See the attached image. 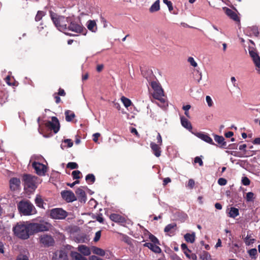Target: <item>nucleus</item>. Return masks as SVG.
<instances>
[{"label": "nucleus", "instance_id": "e2e57ef3", "mask_svg": "<svg viewBox=\"0 0 260 260\" xmlns=\"http://www.w3.org/2000/svg\"><path fill=\"white\" fill-rule=\"evenodd\" d=\"M156 139H157V143H158V144L159 145H162V139H161V137L159 133H158Z\"/></svg>", "mask_w": 260, "mask_h": 260}, {"label": "nucleus", "instance_id": "6ab92c4d", "mask_svg": "<svg viewBox=\"0 0 260 260\" xmlns=\"http://www.w3.org/2000/svg\"><path fill=\"white\" fill-rule=\"evenodd\" d=\"M176 226L175 223L169 224L165 227L164 232L168 235L173 234L176 230Z\"/></svg>", "mask_w": 260, "mask_h": 260}, {"label": "nucleus", "instance_id": "a18cd8bd", "mask_svg": "<svg viewBox=\"0 0 260 260\" xmlns=\"http://www.w3.org/2000/svg\"><path fill=\"white\" fill-rule=\"evenodd\" d=\"M248 253L252 258H255L257 253V250L256 248L251 249L248 251Z\"/></svg>", "mask_w": 260, "mask_h": 260}, {"label": "nucleus", "instance_id": "412c9836", "mask_svg": "<svg viewBox=\"0 0 260 260\" xmlns=\"http://www.w3.org/2000/svg\"><path fill=\"white\" fill-rule=\"evenodd\" d=\"M78 250L80 253L84 255L88 256L90 255L91 251L90 248L85 245H81L78 247Z\"/></svg>", "mask_w": 260, "mask_h": 260}, {"label": "nucleus", "instance_id": "338daca9", "mask_svg": "<svg viewBox=\"0 0 260 260\" xmlns=\"http://www.w3.org/2000/svg\"><path fill=\"white\" fill-rule=\"evenodd\" d=\"M132 133L135 134L137 137H139L140 135L138 134L137 129L135 128H132L131 130Z\"/></svg>", "mask_w": 260, "mask_h": 260}, {"label": "nucleus", "instance_id": "e433bc0d", "mask_svg": "<svg viewBox=\"0 0 260 260\" xmlns=\"http://www.w3.org/2000/svg\"><path fill=\"white\" fill-rule=\"evenodd\" d=\"M35 203L36 205L42 208H44L43 206L44 202L40 196H38L35 199Z\"/></svg>", "mask_w": 260, "mask_h": 260}, {"label": "nucleus", "instance_id": "8fccbe9b", "mask_svg": "<svg viewBox=\"0 0 260 260\" xmlns=\"http://www.w3.org/2000/svg\"><path fill=\"white\" fill-rule=\"evenodd\" d=\"M163 2L167 5L169 10L170 12L173 10L172 4L171 1H169L168 0H163Z\"/></svg>", "mask_w": 260, "mask_h": 260}, {"label": "nucleus", "instance_id": "2eb2a0df", "mask_svg": "<svg viewBox=\"0 0 260 260\" xmlns=\"http://www.w3.org/2000/svg\"><path fill=\"white\" fill-rule=\"evenodd\" d=\"M20 184L19 179L17 178H12L10 180V187L12 190H17Z\"/></svg>", "mask_w": 260, "mask_h": 260}, {"label": "nucleus", "instance_id": "473e14b6", "mask_svg": "<svg viewBox=\"0 0 260 260\" xmlns=\"http://www.w3.org/2000/svg\"><path fill=\"white\" fill-rule=\"evenodd\" d=\"M66 120L67 121H71L75 117V114L70 110H67L65 112Z\"/></svg>", "mask_w": 260, "mask_h": 260}, {"label": "nucleus", "instance_id": "680f3d73", "mask_svg": "<svg viewBox=\"0 0 260 260\" xmlns=\"http://www.w3.org/2000/svg\"><path fill=\"white\" fill-rule=\"evenodd\" d=\"M64 142L65 143H67L68 144V147H72L73 145V142H72V140L71 139H65L64 140Z\"/></svg>", "mask_w": 260, "mask_h": 260}, {"label": "nucleus", "instance_id": "13d9d810", "mask_svg": "<svg viewBox=\"0 0 260 260\" xmlns=\"http://www.w3.org/2000/svg\"><path fill=\"white\" fill-rule=\"evenodd\" d=\"M101 136V134L99 133H95L93 135V141L95 142V143H98V138L100 137Z\"/></svg>", "mask_w": 260, "mask_h": 260}, {"label": "nucleus", "instance_id": "c756f323", "mask_svg": "<svg viewBox=\"0 0 260 260\" xmlns=\"http://www.w3.org/2000/svg\"><path fill=\"white\" fill-rule=\"evenodd\" d=\"M27 254H28L27 250H24L23 252H21L16 260H29L27 255Z\"/></svg>", "mask_w": 260, "mask_h": 260}, {"label": "nucleus", "instance_id": "49530a36", "mask_svg": "<svg viewBox=\"0 0 260 260\" xmlns=\"http://www.w3.org/2000/svg\"><path fill=\"white\" fill-rule=\"evenodd\" d=\"M188 62L194 68L198 66V64L192 57H189L187 59Z\"/></svg>", "mask_w": 260, "mask_h": 260}, {"label": "nucleus", "instance_id": "864d4df0", "mask_svg": "<svg viewBox=\"0 0 260 260\" xmlns=\"http://www.w3.org/2000/svg\"><path fill=\"white\" fill-rule=\"evenodd\" d=\"M218 183L220 185H225L227 183V181L224 178H220L218 180Z\"/></svg>", "mask_w": 260, "mask_h": 260}, {"label": "nucleus", "instance_id": "aec40b11", "mask_svg": "<svg viewBox=\"0 0 260 260\" xmlns=\"http://www.w3.org/2000/svg\"><path fill=\"white\" fill-rule=\"evenodd\" d=\"M214 137L215 141L220 145V147L222 148L226 147V143L224 141V138L222 136L215 135Z\"/></svg>", "mask_w": 260, "mask_h": 260}, {"label": "nucleus", "instance_id": "6e6d98bb", "mask_svg": "<svg viewBox=\"0 0 260 260\" xmlns=\"http://www.w3.org/2000/svg\"><path fill=\"white\" fill-rule=\"evenodd\" d=\"M242 182L244 185H248L250 184V180L246 177H244L242 178Z\"/></svg>", "mask_w": 260, "mask_h": 260}, {"label": "nucleus", "instance_id": "2f4dec72", "mask_svg": "<svg viewBox=\"0 0 260 260\" xmlns=\"http://www.w3.org/2000/svg\"><path fill=\"white\" fill-rule=\"evenodd\" d=\"M92 250L93 253L100 256H104L105 254V251L100 248L93 246Z\"/></svg>", "mask_w": 260, "mask_h": 260}, {"label": "nucleus", "instance_id": "4d7b16f0", "mask_svg": "<svg viewBox=\"0 0 260 260\" xmlns=\"http://www.w3.org/2000/svg\"><path fill=\"white\" fill-rule=\"evenodd\" d=\"M171 260H182L180 257H179L176 254L173 253L170 255Z\"/></svg>", "mask_w": 260, "mask_h": 260}, {"label": "nucleus", "instance_id": "774afa93", "mask_svg": "<svg viewBox=\"0 0 260 260\" xmlns=\"http://www.w3.org/2000/svg\"><path fill=\"white\" fill-rule=\"evenodd\" d=\"M171 181V180L170 178H166L164 179V183H163V185H166L167 184H168V183L170 182Z\"/></svg>", "mask_w": 260, "mask_h": 260}, {"label": "nucleus", "instance_id": "cd10ccee", "mask_svg": "<svg viewBox=\"0 0 260 260\" xmlns=\"http://www.w3.org/2000/svg\"><path fill=\"white\" fill-rule=\"evenodd\" d=\"M87 27L92 32H95L97 30L96 22L94 20H89L87 22Z\"/></svg>", "mask_w": 260, "mask_h": 260}, {"label": "nucleus", "instance_id": "f257e3e1", "mask_svg": "<svg viewBox=\"0 0 260 260\" xmlns=\"http://www.w3.org/2000/svg\"><path fill=\"white\" fill-rule=\"evenodd\" d=\"M51 227L49 222L41 220L39 223H18L13 227L14 234L19 238L27 239L34 234L48 231Z\"/></svg>", "mask_w": 260, "mask_h": 260}, {"label": "nucleus", "instance_id": "58836bf2", "mask_svg": "<svg viewBox=\"0 0 260 260\" xmlns=\"http://www.w3.org/2000/svg\"><path fill=\"white\" fill-rule=\"evenodd\" d=\"M181 246L186 256L190 258V256L189 253L191 252V251L188 248L187 245H181Z\"/></svg>", "mask_w": 260, "mask_h": 260}, {"label": "nucleus", "instance_id": "37998d69", "mask_svg": "<svg viewBox=\"0 0 260 260\" xmlns=\"http://www.w3.org/2000/svg\"><path fill=\"white\" fill-rule=\"evenodd\" d=\"M206 101L209 107H211L213 106V101L209 95H207L206 96Z\"/></svg>", "mask_w": 260, "mask_h": 260}, {"label": "nucleus", "instance_id": "c85d7f7f", "mask_svg": "<svg viewBox=\"0 0 260 260\" xmlns=\"http://www.w3.org/2000/svg\"><path fill=\"white\" fill-rule=\"evenodd\" d=\"M181 122L182 126L188 130L192 129L191 123L185 118L181 117Z\"/></svg>", "mask_w": 260, "mask_h": 260}, {"label": "nucleus", "instance_id": "393cba45", "mask_svg": "<svg viewBox=\"0 0 260 260\" xmlns=\"http://www.w3.org/2000/svg\"><path fill=\"white\" fill-rule=\"evenodd\" d=\"M160 1L159 0L156 1L154 4L149 8V12L150 13H154L160 10Z\"/></svg>", "mask_w": 260, "mask_h": 260}, {"label": "nucleus", "instance_id": "7c9ffc66", "mask_svg": "<svg viewBox=\"0 0 260 260\" xmlns=\"http://www.w3.org/2000/svg\"><path fill=\"white\" fill-rule=\"evenodd\" d=\"M144 246H147L150 250L155 253H159L161 252V249L157 245H144Z\"/></svg>", "mask_w": 260, "mask_h": 260}, {"label": "nucleus", "instance_id": "39448f33", "mask_svg": "<svg viewBox=\"0 0 260 260\" xmlns=\"http://www.w3.org/2000/svg\"><path fill=\"white\" fill-rule=\"evenodd\" d=\"M24 187L30 190H35L36 188V178L30 175H25L23 176Z\"/></svg>", "mask_w": 260, "mask_h": 260}, {"label": "nucleus", "instance_id": "69168bd1", "mask_svg": "<svg viewBox=\"0 0 260 260\" xmlns=\"http://www.w3.org/2000/svg\"><path fill=\"white\" fill-rule=\"evenodd\" d=\"M89 260H103L100 257H99L95 255H91L89 257Z\"/></svg>", "mask_w": 260, "mask_h": 260}, {"label": "nucleus", "instance_id": "3c124183", "mask_svg": "<svg viewBox=\"0 0 260 260\" xmlns=\"http://www.w3.org/2000/svg\"><path fill=\"white\" fill-rule=\"evenodd\" d=\"M149 239H150L151 242L153 243V244H156V243H158V239L153 235H151V234L149 235Z\"/></svg>", "mask_w": 260, "mask_h": 260}, {"label": "nucleus", "instance_id": "bb28decb", "mask_svg": "<svg viewBox=\"0 0 260 260\" xmlns=\"http://www.w3.org/2000/svg\"><path fill=\"white\" fill-rule=\"evenodd\" d=\"M196 237L195 233H192V234L187 233L185 234L184 236V238L186 242L188 243H193Z\"/></svg>", "mask_w": 260, "mask_h": 260}, {"label": "nucleus", "instance_id": "a878e982", "mask_svg": "<svg viewBox=\"0 0 260 260\" xmlns=\"http://www.w3.org/2000/svg\"><path fill=\"white\" fill-rule=\"evenodd\" d=\"M78 243H88L89 242V237L85 235H78L76 238Z\"/></svg>", "mask_w": 260, "mask_h": 260}, {"label": "nucleus", "instance_id": "a19ab883", "mask_svg": "<svg viewBox=\"0 0 260 260\" xmlns=\"http://www.w3.org/2000/svg\"><path fill=\"white\" fill-rule=\"evenodd\" d=\"M80 174L81 172L79 171L76 170L72 172V175L73 179H78L80 178Z\"/></svg>", "mask_w": 260, "mask_h": 260}, {"label": "nucleus", "instance_id": "dca6fc26", "mask_svg": "<svg viewBox=\"0 0 260 260\" xmlns=\"http://www.w3.org/2000/svg\"><path fill=\"white\" fill-rule=\"evenodd\" d=\"M195 135L207 143L212 145L215 144L213 142L212 139L206 134L202 133H197L195 134Z\"/></svg>", "mask_w": 260, "mask_h": 260}, {"label": "nucleus", "instance_id": "09e8293b", "mask_svg": "<svg viewBox=\"0 0 260 260\" xmlns=\"http://www.w3.org/2000/svg\"><path fill=\"white\" fill-rule=\"evenodd\" d=\"M202 73H200V74H199V78L198 80V83H201V84H202L204 86H206L207 85L208 80H206V81H202Z\"/></svg>", "mask_w": 260, "mask_h": 260}, {"label": "nucleus", "instance_id": "de8ad7c7", "mask_svg": "<svg viewBox=\"0 0 260 260\" xmlns=\"http://www.w3.org/2000/svg\"><path fill=\"white\" fill-rule=\"evenodd\" d=\"M85 179L87 181H90L92 183H93L95 181L94 176L92 174H88L86 176Z\"/></svg>", "mask_w": 260, "mask_h": 260}, {"label": "nucleus", "instance_id": "4c0bfd02", "mask_svg": "<svg viewBox=\"0 0 260 260\" xmlns=\"http://www.w3.org/2000/svg\"><path fill=\"white\" fill-rule=\"evenodd\" d=\"M248 29H249V30H250L249 35H253L255 37H257L258 36L259 32H258V28L257 27L252 26V27H249L248 28Z\"/></svg>", "mask_w": 260, "mask_h": 260}, {"label": "nucleus", "instance_id": "79ce46f5", "mask_svg": "<svg viewBox=\"0 0 260 260\" xmlns=\"http://www.w3.org/2000/svg\"><path fill=\"white\" fill-rule=\"evenodd\" d=\"M254 193L252 192H249L247 193L246 196V200L247 202H250L254 199Z\"/></svg>", "mask_w": 260, "mask_h": 260}, {"label": "nucleus", "instance_id": "c9c22d12", "mask_svg": "<svg viewBox=\"0 0 260 260\" xmlns=\"http://www.w3.org/2000/svg\"><path fill=\"white\" fill-rule=\"evenodd\" d=\"M121 101L126 108H128L132 105L131 101L124 96L121 98Z\"/></svg>", "mask_w": 260, "mask_h": 260}, {"label": "nucleus", "instance_id": "20e7f679", "mask_svg": "<svg viewBox=\"0 0 260 260\" xmlns=\"http://www.w3.org/2000/svg\"><path fill=\"white\" fill-rule=\"evenodd\" d=\"M151 85L152 88L154 89V92L153 93V98L159 100L161 103H164L165 100L162 98L164 96V91L160 84L155 81H153L151 83Z\"/></svg>", "mask_w": 260, "mask_h": 260}, {"label": "nucleus", "instance_id": "603ef678", "mask_svg": "<svg viewBox=\"0 0 260 260\" xmlns=\"http://www.w3.org/2000/svg\"><path fill=\"white\" fill-rule=\"evenodd\" d=\"M101 236V232L100 231H98V232L95 233V237H94V238L93 241H94V242H98V241H99V239H100Z\"/></svg>", "mask_w": 260, "mask_h": 260}, {"label": "nucleus", "instance_id": "f704fd0d", "mask_svg": "<svg viewBox=\"0 0 260 260\" xmlns=\"http://www.w3.org/2000/svg\"><path fill=\"white\" fill-rule=\"evenodd\" d=\"M200 259L202 260H211V256L207 251H203L200 255Z\"/></svg>", "mask_w": 260, "mask_h": 260}, {"label": "nucleus", "instance_id": "6e6552de", "mask_svg": "<svg viewBox=\"0 0 260 260\" xmlns=\"http://www.w3.org/2000/svg\"><path fill=\"white\" fill-rule=\"evenodd\" d=\"M249 53L252 59V60L256 67V70L258 71H260V57L257 51L253 48L249 49Z\"/></svg>", "mask_w": 260, "mask_h": 260}, {"label": "nucleus", "instance_id": "f8f14e48", "mask_svg": "<svg viewBox=\"0 0 260 260\" xmlns=\"http://www.w3.org/2000/svg\"><path fill=\"white\" fill-rule=\"evenodd\" d=\"M53 260H69L67 252L64 250L56 251Z\"/></svg>", "mask_w": 260, "mask_h": 260}, {"label": "nucleus", "instance_id": "423d86ee", "mask_svg": "<svg viewBox=\"0 0 260 260\" xmlns=\"http://www.w3.org/2000/svg\"><path fill=\"white\" fill-rule=\"evenodd\" d=\"M67 215V212L61 208H55L50 211V216L55 219H63Z\"/></svg>", "mask_w": 260, "mask_h": 260}, {"label": "nucleus", "instance_id": "052dcab7", "mask_svg": "<svg viewBox=\"0 0 260 260\" xmlns=\"http://www.w3.org/2000/svg\"><path fill=\"white\" fill-rule=\"evenodd\" d=\"M255 240L254 239H250V237H247L245 242L246 244H253Z\"/></svg>", "mask_w": 260, "mask_h": 260}, {"label": "nucleus", "instance_id": "4be33fe9", "mask_svg": "<svg viewBox=\"0 0 260 260\" xmlns=\"http://www.w3.org/2000/svg\"><path fill=\"white\" fill-rule=\"evenodd\" d=\"M225 13L233 20L236 21H239V17H238L237 14L233 10L229 8H226L225 10Z\"/></svg>", "mask_w": 260, "mask_h": 260}, {"label": "nucleus", "instance_id": "ea45409f", "mask_svg": "<svg viewBox=\"0 0 260 260\" xmlns=\"http://www.w3.org/2000/svg\"><path fill=\"white\" fill-rule=\"evenodd\" d=\"M45 15V12L43 11H38L36 16L35 19L37 21H40L42 19V17Z\"/></svg>", "mask_w": 260, "mask_h": 260}, {"label": "nucleus", "instance_id": "5fc2aeb1", "mask_svg": "<svg viewBox=\"0 0 260 260\" xmlns=\"http://www.w3.org/2000/svg\"><path fill=\"white\" fill-rule=\"evenodd\" d=\"M194 184H195L194 181L193 179H190L188 180V184H187V186L189 188L192 189L194 187Z\"/></svg>", "mask_w": 260, "mask_h": 260}, {"label": "nucleus", "instance_id": "0eeeda50", "mask_svg": "<svg viewBox=\"0 0 260 260\" xmlns=\"http://www.w3.org/2000/svg\"><path fill=\"white\" fill-rule=\"evenodd\" d=\"M209 36L211 40L216 41L221 39L223 34L216 26L213 25L209 30Z\"/></svg>", "mask_w": 260, "mask_h": 260}, {"label": "nucleus", "instance_id": "c03bdc74", "mask_svg": "<svg viewBox=\"0 0 260 260\" xmlns=\"http://www.w3.org/2000/svg\"><path fill=\"white\" fill-rule=\"evenodd\" d=\"M78 164L74 162H70L67 165V168H69L70 169H77L78 168Z\"/></svg>", "mask_w": 260, "mask_h": 260}, {"label": "nucleus", "instance_id": "a211bd4d", "mask_svg": "<svg viewBox=\"0 0 260 260\" xmlns=\"http://www.w3.org/2000/svg\"><path fill=\"white\" fill-rule=\"evenodd\" d=\"M159 144H156L154 142H151L150 144L151 148L156 157H159L161 154L160 147Z\"/></svg>", "mask_w": 260, "mask_h": 260}, {"label": "nucleus", "instance_id": "f3484780", "mask_svg": "<svg viewBox=\"0 0 260 260\" xmlns=\"http://www.w3.org/2000/svg\"><path fill=\"white\" fill-rule=\"evenodd\" d=\"M78 200L80 202H85L86 193L82 188L79 187L77 188L75 191Z\"/></svg>", "mask_w": 260, "mask_h": 260}, {"label": "nucleus", "instance_id": "5701e85b", "mask_svg": "<svg viewBox=\"0 0 260 260\" xmlns=\"http://www.w3.org/2000/svg\"><path fill=\"white\" fill-rule=\"evenodd\" d=\"M71 257L73 260H86L87 258L83 256L80 253L76 251H71Z\"/></svg>", "mask_w": 260, "mask_h": 260}, {"label": "nucleus", "instance_id": "9b49d317", "mask_svg": "<svg viewBox=\"0 0 260 260\" xmlns=\"http://www.w3.org/2000/svg\"><path fill=\"white\" fill-rule=\"evenodd\" d=\"M32 166L39 175H43L46 172V167L45 165L37 162H34Z\"/></svg>", "mask_w": 260, "mask_h": 260}, {"label": "nucleus", "instance_id": "0e129e2a", "mask_svg": "<svg viewBox=\"0 0 260 260\" xmlns=\"http://www.w3.org/2000/svg\"><path fill=\"white\" fill-rule=\"evenodd\" d=\"M122 241L124 243H128L129 242V238L126 236L122 235Z\"/></svg>", "mask_w": 260, "mask_h": 260}, {"label": "nucleus", "instance_id": "b1692460", "mask_svg": "<svg viewBox=\"0 0 260 260\" xmlns=\"http://www.w3.org/2000/svg\"><path fill=\"white\" fill-rule=\"evenodd\" d=\"M110 218L114 222H123L125 221V219L123 217L117 214H111Z\"/></svg>", "mask_w": 260, "mask_h": 260}, {"label": "nucleus", "instance_id": "f03ea898", "mask_svg": "<svg viewBox=\"0 0 260 260\" xmlns=\"http://www.w3.org/2000/svg\"><path fill=\"white\" fill-rule=\"evenodd\" d=\"M18 208L24 215H31L37 213L34 206L28 201H21L18 204Z\"/></svg>", "mask_w": 260, "mask_h": 260}, {"label": "nucleus", "instance_id": "9d476101", "mask_svg": "<svg viewBox=\"0 0 260 260\" xmlns=\"http://www.w3.org/2000/svg\"><path fill=\"white\" fill-rule=\"evenodd\" d=\"M61 194L63 199L68 202H72L77 200L74 193L70 190L63 191Z\"/></svg>", "mask_w": 260, "mask_h": 260}, {"label": "nucleus", "instance_id": "bf43d9fd", "mask_svg": "<svg viewBox=\"0 0 260 260\" xmlns=\"http://www.w3.org/2000/svg\"><path fill=\"white\" fill-rule=\"evenodd\" d=\"M194 162L199 163V164L200 166H203V164L202 159L199 157H196L194 158Z\"/></svg>", "mask_w": 260, "mask_h": 260}, {"label": "nucleus", "instance_id": "1a4fd4ad", "mask_svg": "<svg viewBox=\"0 0 260 260\" xmlns=\"http://www.w3.org/2000/svg\"><path fill=\"white\" fill-rule=\"evenodd\" d=\"M47 126L50 128L55 133H57L59 129V122L56 117H52L51 121H48Z\"/></svg>", "mask_w": 260, "mask_h": 260}, {"label": "nucleus", "instance_id": "4468645a", "mask_svg": "<svg viewBox=\"0 0 260 260\" xmlns=\"http://www.w3.org/2000/svg\"><path fill=\"white\" fill-rule=\"evenodd\" d=\"M40 242L41 244H52L54 242L51 236L47 234H44L40 236Z\"/></svg>", "mask_w": 260, "mask_h": 260}, {"label": "nucleus", "instance_id": "ddd939ff", "mask_svg": "<svg viewBox=\"0 0 260 260\" xmlns=\"http://www.w3.org/2000/svg\"><path fill=\"white\" fill-rule=\"evenodd\" d=\"M67 29L76 33H81L83 30V27L74 22H70L69 25L67 27Z\"/></svg>", "mask_w": 260, "mask_h": 260}, {"label": "nucleus", "instance_id": "72a5a7b5", "mask_svg": "<svg viewBox=\"0 0 260 260\" xmlns=\"http://www.w3.org/2000/svg\"><path fill=\"white\" fill-rule=\"evenodd\" d=\"M239 215V210L237 208L232 207L231 208L229 216L231 217L235 218Z\"/></svg>", "mask_w": 260, "mask_h": 260}, {"label": "nucleus", "instance_id": "7ed1b4c3", "mask_svg": "<svg viewBox=\"0 0 260 260\" xmlns=\"http://www.w3.org/2000/svg\"><path fill=\"white\" fill-rule=\"evenodd\" d=\"M51 18L58 30L64 31L67 29V22H69V18H65L62 16H57L52 12H51Z\"/></svg>", "mask_w": 260, "mask_h": 260}]
</instances>
